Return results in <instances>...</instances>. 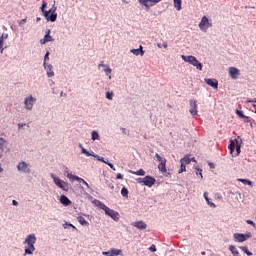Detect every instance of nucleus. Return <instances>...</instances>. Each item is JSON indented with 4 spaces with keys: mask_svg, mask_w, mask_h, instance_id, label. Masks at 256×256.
I'll return each mask as SVG.
<instances>
[{
    "mask_svg": "<svg viewBox=\"0 0 256 256\" xmlns=\"http://www.w3.org/2000/svg\"><path fill=\"white\" fill-rule=\"evenodd\" d=\"M35 243H37V237L35 234H29L24 240V245H28V247L24 249V255H33Z\"/></svg>",
    "mask_w": 256,
    "mask_h": 256,
    "instance_id": "1",
    "label": "nucleus"
},
{
    "mask_svg": "<svg viewBox=\"0 0 256 256\" xmlns=\"http://www.w3.org/2000/svg\"><path fill=\"white\" fill-rule=\"evenodd\" d=\"M45 7H47V2H43L41 6V11L44 15V17L47 19V21H51V23H55L57 21V14L55 11H57V7L53 5L52 9L46 11Z\"/></svg>",
    "mask_w": 256,
    "mask_h": 256,
    "instance_id": "2",
    "label": "nucleus"
},
{
    "mask_svg": "<svg viewBox=\"0 0 256 256\" xmlns=\"http://www.w3.org/2000/svg\"><path fill=\"white\" fill-rule=\"evenodd\" d=\"M98 207L105 211V214L108 215V217H111L114 221H119V212L107 207V205L101 201H98Z\"/></svg>",
    "mask_w": 256,
    "mask_h": 256,
    "instance_id": "3",
    "label": "nucleus"
},
{
    "mask_svg": "<svg viewBox=\"0 0 256 256\" xmlns=\"http://www.w3.org/2000/svg\"><path fill=\"white\" fill-rule=\"evenodd\" d=\"M181 59H183L185 63H189L190 65H193V67H196L198 71H203V64H201V62H199V60H197L195 56L182 55Z\"/></svg>",
    "mask_w": 256,
    "mask_h": 256,
    "instance_id": "4",
    "label": "nucleus"
},
{
    "mask_svg": "<svg viewBox=\"0 0 256 256\" xmlns=\"http://www.w3.org/2000/svg\"><path fill=\"white\" fill-rule=\"evenodd\" d=\"M51 179H53L54 184L56 187H59V189H62V191H69V183L61 180L59 177L55 176V174H50Z\"/></svg>",
    "mask_w": 256,
    "mask_h": 256,
    "instance_id": "5",
    "label": "nucleus"
},
{
    "mask_svg": "<svg viewBox=\"0 0 256 256\" xmlns=\"http://www.w3.org/2000/svg\"><path fill=\"white\" fill-rule=\"evenodd\" d=\"M16 167L20 173H25L26 175H29L31 173V164L25 161H20Z\"/></svg>",
    "mask_w": 256,
    "mask_h": 256,
    "instance_id": "6",
    "label": "nucleus"
},
{
    "mask_svg": "<svg viewBox=\"0 0 256 256\" xmlns=\"http://www.w3.org/2000/svg\"><path fill=\"white\" fill-rule=\"evenodd\" d=\"M37 103V98L33 97V95H29L24 99V107L26 111H33V105Z\"/></svg>",
    "mask_w": 256,
    "mask_h": 256,
    "instance_id": "7",
    "label": "nucleus"
},
{
    "mask_svg": "<svg viewBox=\"0 0 256 256\" xmlns=\"http://www.w3.org/2000/svg\"><path fill=\"white\" fill-rule=\"evenodd\" d=\"M233 237H234V241H236V243H245V241H247V239H251L252 235L250 232H248L246 234L234 233Z\"/></svg>",
    "mask_w": 256,
    "mask_h": 256,
    "instance_id": "8",
    "label": "nucleus"
},
{
    "mask_svg": "<svg viewBox=\"0 0 256 256\" xmlns=\"http://www.w3.org/2000/svg\"><path fill=\"white\" fill-rule=\"evenodd\" d=\"M198 27L201 31H207L210 27H213V23L209 22V18H207V16H203Z\"/></svg>",
    "mask_w": 256,
    "mask_h": 256,
    "instance_id": "9",
    "label": "nucleus"
},
{
    "mask_svg": "<svg viewBox=\"0 0 256 256\" xmlns=\"http://www.w3.org/2000/svg\"><path fill=\"white\" fill-rule=\"evenodd\" d=\"M189 105V113L192 115V117H197V114L199 113V111L197 110V100H190Z\"/></svg>",
    "mask_w": 256,
    "mask_h": 256,
    "instance_id": "10",
    "label": "nucleus"
},
{
    "mask_svg": "<svg viewBox=\"0 0 256 256\" xmlns=\"http://www.w3.org/2000/svg\"><path fill=\"white\" fill-rule=\"evenodd\" d=\"M43 67L46 71V75L48 78L55 77V72L53 71V65L44 62Z\"/></svg>",
    "mask_w": 256,
    "mask_h": 256,
    "instance_id": "11",
    "label": "nucleus"
},
{
    "mask_svg": "<svg viewBox=\"0 0 256 256\" xmlns=\"http://www.w3.org/2000/svg\"><path fill=\"white\" fill-rule=\"evenodd\" d=\"M228 71H229V76L231 77V79H234V80L238 79L239 75H241V71L235 67H230Z\"/></svg>",
    "mask_w": 256,
    "mask_h": 256,
    "instance_id": "12",
    "label": "nucleus"
},
{
    "mask_svg": "<svg viewBox=\"0 0 256 256\" xmlns=\"http://www.w3.org/2000/svg\"><path fill=\"white\" fill-rule=\"evenodd\" d=\"M132 227H136V229H139V231H145L147 229V223H145L143 220L132 222Z\"/></svg>",
    "mask_w": 256,
    "mask_h": 256,
    "instance_id": "13",
    "label": "nucleus"
},
{
    "mask_svg": "<svg viewBox=\"0 0 256 256\" xmlns=\"http://www.w3.org/2000/svg\"><path fill=\"white\" fill-rule=\"evenodd\" d=\"M204 81L213 89H219V81H217V79L206 78V79H204Z\"/></svg>",
    "mask_w": 256,
    "mask_h": 256,
    "instance_id": "14",
    "label": "nucleus"
},
{
    "mask_svg": "<svg viewBox=\"0 0 256 256\" xmlns=\"http://www.w3.org/2000/svg\"><path fill=\"white\" fill-rule=\"evenodd\" d=\"M102 255H105V256H119V255H123V251L113 248L110 251L102 252Z\"/></svg>",
    "mask_w": 256,
    "mask_h": 256,
    "instance_id": "15",
    "label": "nucleus"
},
{
    "mask_svg": "<svg viewBox=\"0 0 256 256\" xmlns=\"http://www.w3.org/2000/svg\"><path fill=\"white\" fill-rule=\"evenodd\" d=\"M157 180H155V178H153L152 176H145L144 177V185L146 187H151L152 185H155Z\"/></svg>",
    "mask_w": 256,
    "mask_h": 256,
    "instance_id": "16",
    "label": "nucleus"
},
{
    "mask_svg": "<svg viewBox=\"0 0 256 256\" xmlns=\"http://www.w3.org/2000/svg\"><path fill=\"white\" fill-rule=\"evenodd\" d=\"M130 53H132L133 55H136V57H138V55H140L141 57H143L145 55V51L143 50V46H139L138 49H131Z\"/></svg>",
    "mask_w": 256,
    "mask_h": 256,
    "instance_id": "17",
    "label": "nucleus"
},
{
    "mask_svg": "<svg viewBox=\"0 0 256 256\" xmlns=\"http://www.w3.org/2000/svg\"><path fill=\"white\" fill-rule=\"evenodd\" d=\"M60 203L64 205L65 207H69L71 205V200L65 195L60 196Z\"/></svg>",
    "mask_w": 256,
    "mask_h": 256,
    "instance_id": "18",
    "label": "nucleus"
},
{
    "mask_svg": "<svg viewBox=\"0 0 256 256\" xmlns=\"http://www.w3.org/2000/svg\"><path fill=\"white\" fill-rule=\"evenodd\" d=\"M51 41H55V39H53V37L49 34H45L44 38L40 40L41 45H45V43H49Z\"/></svg>",
    "mask_w": 256,
    "mask_h": 256,
    "instance_id": "19",
    "label": "nucleus"
},
{
    "mask_svg": "<svg viewBox=\"0 0 256 256\" xmlns=\"http://www.w3.org/2000/svg\"><path fill=\"white\" fill-rule=\"evenodd\" d=\"M204 199L207 202V205H209L210 207H213V209H215V207H217V205H215V203H213L209 200V193L208 192H204Z\"/></svg>",
    "mask_w": 256,
    "mask_h": 256,
    "instance_id": "20",
    "label": "nucleus"
},
{
    "mask_svg": "<svg viewBox=\"0 0 256 256\" xmlns=\"http://www.w3.org/2000/svg\"><path fill=\"white\" fill-rule=\"evenodd\" d=\"M132 175H138L139 177H145V170L139 169L137 171L129 170Z\"/></svg>",
    "mask_w": 256,
    "mask_h": 256,
    "instance_id": "21",
    "label": "nucleus"
},
{
    "mask_svg": "<svg viewBox=\"0 0 256 256\" xmlns=\"http://www.w3.org/2000/svg\"><path fill=\"white\" fill-rule=\"evenodd\" d=\"M77 221L80 223V225H82L83 227H89V223L87 222V220H85V218L83 216H78L77 217Z\"/></svg>",
    "mask_w": 256,
    "mask_h": 256,
    "instance_id": "22",
    "label": "nucleus"
},
{
    "mask_svg": "<svg viewBox=\"0 0 256 256\" xmlns=\"http://www.w3.org/2000/svg\"><path fill=\"white\" fill-rule=\"evenodd\" d=\"M167 162H160V164L158 165V169L159 171H161V173H167Z\"/></svg>",
    "mask_w": 256,
    "mask_h": 256,
    "instance_id": "23",
    "label": "nucleus"
},
{
    "mask_svg": "<svg viewBox=\"0 0 256 256\" xmlns=\"http://www.w3.org/2000/svg\"><path fill=\"white\" fill-rule=\"evenodd\" d=\"M91 139L92 141H99L101 139V137L99 136V132H97L96 130H93L91 132Z\"/></svg>",
    "mask_w": 256,
    "mask_h": 256,
    "instance_id": "24",
    "label": "nucleus"
},
{
    "mask_svg": "<svg viewBox=\"0 0 256 256\" xmlns=\"http://www.w3.org/2000/svg\"><path fill=\"white\" fill-rule=\"evenodd\" d=\"M7 145H8L7 140L0 137V149H1V151H5V149H7Z\"/></svg>",
    "mask_w": 256,
    "mask_h": 256,
    "instance_id": "25",
    "label": "nucleus"
},
{
    "mask_svg": "<svg viewBox=\"0 0 256 256\" xmlns=\"http://www.w3.org/2000/svg\"><path fill=\"white\" fill-rule=\"evenodd\" d=\"M229 251L232 253L233 256H239V250H237V247L230 245Z\"/></svg>",
    "mask_w": 256,
    "mask_h": 256,
    "instance_id": "26",
    "label": "nucleus"
},
{
    "mask_svg": "<svg viewBox=\"0 0 256 256\" xmlns=\"http://www.w3.org/2000/svg\"><path fill=\"white\" fill-rule=\"evenodd\" d=\"M174 1V7L176 9V11H181L182 7V1L181 0H173Z\"/></svg>",
    "mask_w": 256,
    "mask_h": 256,
    "instance_id": "27",
    "label": "nucleus"
},
{
    "mask_svg": "<svg viewBox=\"0 0 256 256\" xmlns=\"http://www.w3.org/2000/svg\"><path fill=\"white\" fill-rule=\"evenodd\" d=\"M180 163H182V165H189V163H191V158H189V156H185L180 160Z\"/></svg>",
    "mask_w": 256,
    "mask_h": 256,
    "instance_id": "28",
    "label": "nucleus"
},
{
    "mask_svg": "<svg viewBox=\"0 0 256 256\" xmlns=\"http://www.w3.org/2000/svg\"><path fill=\"white\" fill-rule=\"evenodd\" d=\"M241 251H243V253H245L248 256L253 255V253L251 251H249V248H247V246H240Z\"/></svg>",
    "mask_w": 256,
    "mask_h": 256,
    "instance_id": "29",
    "label": "nucleus"
},
{
    "mask_svg": "<svg viewBox=\"0 0 256 256\" xmlns=\"http://www.w3.org/2000/svg\"><path fill=\"white\" fill-rule=\"evenodd\" d=\"M228 149L230 150L231 155L235 152V142L233 140H230V144L228 145Z\"/></svg>",
    "mask_w": 256,
    "mask_h": 256,
    "instance_id": "30",
    "label": "nucleus"
},
{
    "mask_svg": "<svg viewBox=\"0 0 256 256\" xmlns=\"http://www.w3.org/2000/svg\"><path fill=\"white\" fill-rule=\"evenodd\" d=\"M121 195H122V197H125L127 199V197H129V190L127 188L123 187L121 189Z\"/></svg>",
    "mask_w": 256,
    "mask_h": 256,
    "instance_id": "31",
    "label": "nucleus"
},
{
    "mask_svg": "<svg viewBox=\"0 0 256 256\" xmlns=\"http://www.w3.org/2000/svg\"><path fill=\"white\" fill-rule=\"evenodd\" d=\"M155 157H156L157 161H159V163H167V159L161 157V155H159V153H156Z\"/></svg>",
    "mask_w": 256,
    "mask_h": 256,
    "instance_id": "32",
    "label": "nucleus"
},
{
    "mask_svg": "<svg viewBox=\"0 0 256 256\" xmlns=\"http://www.w3.org/2000/svg\"><path fill=\"white\" fill-rule=\"evenodd\" d=\"M236 114L238 115V117H240V119H249V116H245V114H243V111L241 110H236Z\"/></svg>",
    "mask_w": 256,
    "mask_h": 256,
    "instance_id": "33",
    "label": "nucleus"
},
{
    "mask_svg": "<svg viewBox=\"0 0 256 256\" xmlns=\"http://www.w3.org/2000/svg\"><path fill=\"white\" fill-rule=\"evenodd\" d=\"M76 181H78V183H82L87 187V189H89V183H87V181H85L83 178H76Z\"/></svg>",
    "mask_w": 256,
    "mask_h": 256,
    "instance_id": "34",
    "label": "nucleus"
},
{
    "mask_svg": "<svg viewBox=\"0 0 256 256\" xmlns=\"http://www.w3.org/2000/svg\"><path fill=\"white\" fill-rule=\"evenodd\" d=\"M238 181H240V183H243L244 185H253V182L251 180H247V179H238Z\"/></svg>",
    "mask_w": 256,
    "mask_h": 256,
    "instance_id": "35",
    "label": "nucleus"
},
{
    "mask_svg": "<svg viewBox=\"0 0 256 256\" xmlns=\"http://www.w3.org/2000/svg\"><path fill=\"white\" fill-rule=\"evenodd\" d=\"M104 73H106V75H111V73H113V69H111L109 65H106L104 68Z\"/></svg>",
    "mask_w": 256,
    "mask_h": 256,
    "instance_id": "36",
    "label": "nucleus"
},
{
    "mask_svg": "<svg viewBox=\"0 0 256 256\" xmlns=\"http://www.w3.org/2000/svg\"><path fill=\"white\" fill-rule=\"evenodd\" d=\"M67 178L70 179L71 181H77V179H79V176H75L71 173H68Z\"/></svg>",
    "mask_w": 256,
    "mask_h": 256,
    "instance_id": "37",
    "label": "nucleus"
},
{
    "mask_svg": "<svg viewBox=\"0 0 256 256\" xmlns=\"http://www.w3.org/2000/svg\"><path fill=\"white\" fill-rule=\"evenodd\" d=\"M184 171H187V167L185 164H182L180 165V169L178 170V173L181 174V173H184Z\"/></svg>",
    "mask_w": 256,
    "mask_h": 256,
    "instance_id": "38",
    "label": "nucleus"
},
{
    "mask_svg": "<svg viewBox=\"0 0 256 256\" xmlns=\"http://www.w3.org/2000/svg\"><path fill=\"white\" fill-rule=\"evenodd\" d=\"M241 153V145L236 146V153L232 154V157H237Z\"/></svg>",
    "mask_w": 256,
    "mask_h": 256,
    "instance_id": "39",
    "label": "nucleus"
},
{
    "mask_svg": "<svg viewBox=\"0 0 256 256\" xmlns=\"http://www.w3.org/2000/svg\"><path fill=\"white\" fill-rule=\"evenodd\" d=\"M113 92H106V99L109 101H113Z\"/></svg>",
    "mask_w": 256,
    "mask_h": 256,
    "instance_id": "40",
    "label": "nucleus"
},
{
    "mask_svg": "<svg viewBox=\"0 0 256 256\" xmlns=\"http://www.w3.org/2000/svg\"><path fill=\"white\" fill-rule=\"evenodd\" d=\"M64 229H67V227H72L73 229H77V227L73 226V224L66 222L63 224Z\"/></svg>",
    "mask_w": 256,
    "mask_h": 256,
    "instance_id": "41",
    "label": "nucleus"
},
{
    "mask_svg": "<svg viewBox=\"0 0 256 256\" xmlns=\"http://www.w3.org/2000/svg\"><path fill=\"white\" fill-rule=\"evenodd\" d=\"M196 175H199V177L203 179V170L196 168Z\"/></svg>",
    "mask_w": 256,
    "mask_h": 256,
    "instance_id": "42",
    "label": "nucleus"
},
{
    "mask_svg": "<svg viewBox=\"0 0 256 256\" xmlns=\"http://www.w3.org/2000/svg\"><path fill=\"white\" fill-rule=\"evenodd\" d=\"M148 249L149 251H151V253H155L157 251V246H155V244H152Z\"/></svg>",
    "mask_w": 256,
    "mask_h": 256,
    "instance_id": "43",
    "label": "nucleus"
},
{
    "mask_svg": "<svg viewBox=\"0 0 256 256\" xmlns=\"http://www.w3.org/2000/svg\"><path fill=\"white\" fill-rule=\"evenodd\" d=\"M81 153L83 155H86V157H89V155H90V152L86 148H82Z\"/></svg>",
    "mask_w": 256,
    "mask_h": 256,
    "instance_id": "44",
    "label": "nucleus"
},
{
    "mask_svg": "<svg viewBox=\"0 0 256 256\" xmlns=\"http://www.w3.org/2000/svg\"><path fill=\"white\" fill-rule=\"evenodd\" d=\"M137 183H139L140 185H145V178H138L136 179Z\"/></svg>",
    "mask_w": 256,
    "mask_h": 256,
    "instance_id": "45",
    "label": "nucleus"
},
{
    "mask_svg": "<svg viewBox=\"0 0 256 256\" xmlns=\"http://www.w3.org/2000/svg\"><path fill=\"white\" fill-rule=\"evenodd\" d=\"M49 55H50V53H49V51H47L46 54H45V56H44V61H43V63H47V61H49Z\"/></svg>",
    "mask_w": 256,
    "mask_h": 256,
    "instance_id": "46",
    "label": "nucleus"
},
{
    "mask_svg": "<svg viewBox=\"0 0 256 256\" xmlns=\"http://www.w3.org/2000/svg\"><path fill=\"white\" fill-rule=\"evenodd\" d=\"M3 41L2 38H0V53H3L5 51V48H3Z\"/></svg>",
    "mask_w": 256,
    "mask_h": 256,
    "instance_id": "47",
    "label": "nucleus"
},
{
    "mask_svg": "<svg viewBox=\"0 0 256 256\" xmlns=\"http://www.w3.org/2000/svg\"><path fill=\"white\" fill-rule=\"evenodd\" d=\"M9 38V34H7V33H3L1 36H0V39H2V40H4L5 41V39H8Z\"/></svg>",
    "mask_w": 256,
    "mask_h": 256,
    "instance_id": "48",
    "label": "nucleus"
},
{
    "mask_svg": "<svg viewBox=\"0 0 256 256\" xmlns=\"http://www.w3.org/2000/svg\"><path fill=\"white\" fill-rule=\"evenodd\" d=\"M101 67L105 68V67H107V64H105L104 61H100L99 65H98V69H101Z\"/></svg>",
    "mask_w": 256,
    "mask_h": 256,
    "instance_id": "49",
    "label": "nucleus"
},
{
    "mask_svg": "<svg viewBox=\"0 0 256 256\" xmlns=\"http://www.w3.org/2000/svg\"><path fill=\"white\" fill-rule=\"evenodd\" d=\"M96 159H97V161H100L101 163L105 162V158H103V157H101L99 155L96 156Z\"/></svg>",
    "mask_w": 256,
    "mask_h": 256,
    "instance_id": "50",
    "label": "nucleus"
},
{
    "mask_svg": "<svg viewBox=\"0 0 256 256\" xmlns=\"http://www.w3.org/2000/svg\"><path fill=\"white\" fill-rule=\"evenodd\" d=\"M246 223H247L248 225H253L254 227H256L255 222H253L252 220H246Z\"/></svg>",
    "mask_w": 256,
    "mask_h": 256,
    "instance_id": "51",
    "label": "nucleus"
},
{
    "mask_svg": "<svg viewBox=\"0 0 256 256\" xmlns=\"http://www.w3.org/2000/svg\"><path fill=\"white\" fill-rule=\"evenodd\" d=\"M89 157H94L96 159L97 154H95V152L91 151L89 154Z\"/></svg>",
    "mask_w": 256,
    "mask_h": 256,
    "instance_id": "52",
    "label": "nucleus"
},
{
    "mask_svg": "<svg viewBox=\"0 0 256 256\" xmlns=\"http://www.w3.org/2000/svg\"><path fill=\"white\" fill-rule=\"evenodd\" d=\"M116 179H123V174L118 173V174L116 175Z\"/></svg>",
    "mask_w": 256,
    "mask_h": 256,
    "instance_id": "53",
    "label": "nucleus"
},
{
    "mask_svg": "<svg viewBox=\"0 0 256 256\" xmlns=\"http://www.w3.org/2000/svg\"><path fill=\"white\" fill-rule=\"evenodd\" d=\"M25 125H27V124H25V123H18V129H21L22 127H25Z\"/></svg>",
    "mask_w": 256,
    "mask_h": 256,
    "instance_id": "54",
    "label": "nucleus"
},
{
    "mask_svg": "<svg viewBox=\"0 0 256 256\" xmlns=\"http://www.w3.org/2000/svg\"><path fill=\"white\" fill-rule=\"evenodd\" d=\"M25 23H27V19H22V20L19 22V25H23V24H25Z\"/></svg>",
    "mask_w": 256,
    "mask_h": 256,
    "instance_id": "55",
    "label": "nucleus"
},
{
    "mask_svg": "<svg viewBox=\"0 0 256 256\" xmlns=\"http://www.w3.org/2000/svg\"><path fill=\"white\" fill-rule=\"evenodd\" d=\"M247 103H254V105H256V98L253 100H247Z\"/></svg>",
    "mask_w": 256,
    "mask_h": 256,
    "instance_id": "56",
    "label": "nucleus"
},
{
    "mask_svg": "<svg viewBox=\"0 0 256 256\" xmlns=\"http://www.w3.org/2000/svg\"><path fill=\"white\" fill-rule=\"evenodd\" d=\"M12 205H14L15 207H17V205H19V202H17V200H13V201H12Z\"/></svg>",
    "mask_w": 256,
    "mask_h": 256,
    "instance_id": "57",
    "label": "nucleus"
},
{
    "mask_svg": "<svg viewBox=\"0 0 256 256\" xmlns=\"http://www.w3.org/2000/svg\"><path fill=\"white\" fill-rule=\"evenodd\" d=\"M110 169H112V171H115V166L113 165V163L109 164Z\"/></svg>",
    "mask_w": 256,
    "mask_h": 256,
    "instance_id": "58",
    "label": "nucleus"
},
{
    "mask_svg": "<svg viewBox=\"0 0 256 256\" xmlns=\"http://www.w3.org/2000/svg\"><path fill=\"white\" fill-rule=\"evenodd\" d=\"M244 122H245V123H251V117H249V119L244 118Z\"/></svg>",
    "mask_w": 256,
    "mask_h": 256,
    "instance_id": "59",
    "label": "nucleus"
},
{
    "mask_svg": "<svg viewBox=\"0 0 256 256\" xmlns=\"http://www.w3.org/2000/svg\"><path fill=\"white\" fill-rule=\"evenodd\" d=\"M45 33L46 35H51V29H46Z\"/></svg>",
    "mask_w": 256,
    "mask_h": 256,
    "instance_id": "60",
    "label": "nucleus"
},
{
    "mask_svg": "<svg viewBox=\"0 0 256 256\" xmlns=\"http://www.w3.org/2000/svg\"><path fill=\"white\" fill-rule=\"evenodd\" d=\"M162 47H164V49H167V47H168L167 42H164V43L162 44Z\"/></svg>",
    "mask_w": 256,
    "mask_h": 256,
    "instance_id": "61",
    "label": "nucleus"
},
{
    "mask_svg": "<svg viewBox=\"0 0 256 256\" xmlns=\"http://www.w3.org/2000/svg\"><path fill=\"white\" fill-rule=\"evenodd\" d=\"M64 173H69V168L64 166Z\"/></svg>",
    "mask_w": 256,
    "mask_h": 256,
    "instance_id": "62",
    "label": "nucleus"
},
{
    "mask_svg": "<svg viewBox=\"0 0 256 256\" xmlns=\"http://www.w3.org/2000/svg\"><path fill=\"white\" fill-rule=\"evenodd\" d=\"M104 163H105V165H108V167H109V165H111V163L109 162V160H104Z\"/></svg>",
    "mask_w": 256,
    "mask_h": 256,
    "instance_id": "63",
    "label": "nucleus"
},
{
    "mask_svg": "<svg viewBox=\"0 0 256 256\" xmlns=\"http://www.w3.org/2000/svg\"><path fill=\"white\" fill-rule=\"evenodd\" d=\"M158 49H162L163 45L161 43L157 44Z\"/></svg>",
    "mask_w": 256,
    "mask_h": 256,
    "instance_id": "64",
    "label": "nucleus"
}]
</instances>
